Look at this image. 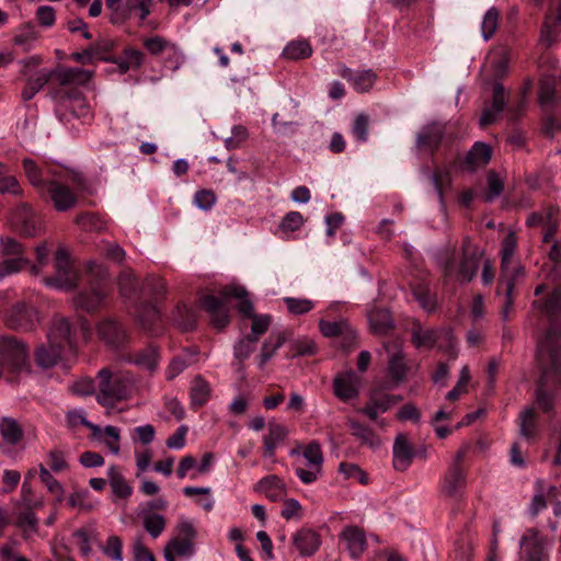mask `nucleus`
Here are the masks:
<instances>
[{
  "label": "nucleus",
  "mask_w": 561,
  "mask_h": 561,
  "mask_svg": "<svg viewBox=\"0 0 561 561\" xmlns=\"http://www.w3.org/2000/svg\"><path fill=\"white\" fill-rule=\"evenodd\" d=\"M137 319L140 327L151 333L158 334L160 332V311L151 304L140 306L137 309Z\"/></svg>",
  "instance_id": "nucleus-34"
},
{
  "label": "nucleus",
  "mask_w": 561,
  "mask_h": 561,
  "mask_svg": "<svg viewBox=\"0 0 561 561\" xmlns=\"http://www.w3.org/2000/svg\"><path fill=\"white\" fill-rule=\"evenodd\" d=\"M65 351L50 341L38 344L34 350V360L39 369L47 370L57 366L65 356Z\"/></svg>",
  "instance_id": "nucleus-20"
},
{
  "label": "nucleus",
  "mask_w": 561,
  "mask_h": 561,
  "mask_svg": "<svg viewBox=\"0 0 561 561\" xmlns=\"http://www.w3.org/2000/svg\"><path fill=\"white\" fill-rule=\"evenodd\" d=\"M234 297L240 299L238 311L247 318L256 316L253 312V304L248 299V293L243 287L229 286L222 290V298L219 299L213 295H207L202 299L203 308L210 314L211 324L221 330L230 322L229 308L227 307V299Z\"/></svg>",
  "instance_id": "nucleus-3"
},
{
  "label": "nucleus",
  "mask_w": 561,
  "mask_h": 561,
  "mask_svg": "<svg viewBox=\"0 0 561 561\" xmlns=\"http://www.w3.org/2000/svg\"><path fill=\"white\" fill-rule=\"evenodd\" d=\"M98 402L104 407L127 399L133 392L135 379L129 371H111L103 368L98 373Z\"/></svg>",
  "instance_id": "nucleus-4"
},
{
  "label": "nucleus",
  "mask_w": 561,
  "mask_h": 561,
  "mask_svg": "<svg viewBox=\"0 0 561 561\" xmlns=\"http://www.w3.org/2000/svg\"><path fill=\"white\" fill-rule=\"evenodd\" d=\"M67 421L70 426L76 427L79 425H84L85 427L92 431V436L94 438H99L101 436L102 430L100 426L89 422L85 417V413L83 410H72L67 413Z\"/></svg>",
  "instance_id": "nucleus-53"
},
{
  "label": "nucleus",
  "mask_w": 561,
  "mask_h": 561,
  "mask_svg": "<svg viewBox=\"0 0 561 561\" xmlns=\"http://www.w3.org/2000/svg\"><path fill=\"white\" fill-rule=\"evenodd\" d=\"M505 106L504 87L496 83L493 89V100L490 107L485 108L480 118L482 127L492 124L496 117L502 113Z\"/></svg>",
  "instance_id": "nucleus-33"
},
{
  "label": "nucleus",
  "mask_w": 561,
  "mask_h": 561,
  "mask_svg": "<svg viewBox=\"0 0 561 561\" xmlns=\"http://www.w3.org/2000/svg\"><path fill=\"white\" fill-rule=\"evenodd\" d=\"M119 437V430L113 425H107L98 439L102 440L114 455H117L121 450Z\"/></svg>",
  "instance_id": "nucleus-56"
},
{
  "label": "nucleus",
  "mask_w": 561,
  "mask_h": 561,
  "mask_svg": "<svg viewBox=\"0 0 561 561\" xmlns=\"http://www.w3.org/2000/svg\"><path fill=\"white\" fill-rule=\"evenodd\" d=\"M491 147L484 142H476L467 153L463 167L468 171H476L485 167L491 160Z\"/></svg>",
  "instance_id": "nucleus-29"
},
{
  "label": "nucleus",
  "mask_w": 561,
  "mask_h": 561,
  "mask_svg": "<svg viewBox=\"0 0 561 561\" xmlns=\"http://www.w3.org/2000/svg\"><path fill=\"white\" fill-rule=\"evenodd\" d=\"M519 547L524 561H548L553 540L536 528H528L520 538Z\"/></svg>",
  "instance_id": "nucleus-9"
},
{
  "label": "nucleus",
  "mask_w": 561,
  "mask_h": 561,
  "mask_svg": "<svg viewBox=\"0 0 561 561\" xmlns=\"http://www.w3.org/2000/svg\"><path fill=\"white\" fill-rule=\"evenodd\" d=\"M58 211H66L77 204V195L66 185L59 174L47 181L45 194Z\"/></svg>",
  "instance_id": "nucleus-15"
},
{
  "label": "nucleus",
  "mask_w": 561,
  "mask_h": 561,
  "mask_svg": "<svg viewBox=\"0 0 561 561\" xmlns=\"http://www.w3.org/2000/svg\"><path fill=\"white\" fill-rule=\"evenodd\" d=\"M500 13L495 8L489 9L481 23V32L484 41H489L497 28Z\"/></svg>",
  "instance_id": "nucleus-55"
},
{
  "label": "nucleus",
  "mask_w": 561,
  "mask_h": 561,
  "mask_svg": "<svg viewBox=\"0 0 561 561\" xmlns=\"http://www.w3.org/2000/svg\"><path fill=\"white\" fill-rule=\"evenodd\" d=\"M119 291L124 297L131 298L140 290L139 280L130 270H125L118 278Z\"/></svg>",
  "instance_id": "nucleus-50"
},
{
  "label": "nucleus",
  "mask_w": 561,
  "mask_h": 561,
  "mask_svg": "<svg viewBox=\"0 0 561 561\" xmlns=\"http://www.w3.org/2000/svg\"><path fill=\"white\" fill-rule=\"evenodd\" d=\"M539 102L541 105L556 103L561 107V96H557L556 78L552 75H543L540 81L539 89ZM561 129V124L557 125L556 117L550 116L547 119L545 133L551 137L554 135V130Z\"/></svg>",
  "instance_id": "nucleus-17"
},
{
  "label": "nucleus",
  "mask_w": 561,
  "mask_h": 561,
  "mask_svg": "<svg viewBox=\"0 0 561 561\" xmlns=\"http://www.w3.org/2000/svg\"><path fill=\"white\" fill-rule=\"evenodd\" d=\"M14 229L26 237H34L42 230L41 219L28 203H19L10 214Z\"/></svg>",
  "instance_id": "nucleus-13"
},
{
  "label": "nucleus",
  "mask_w": 561,
  "mask_h": 561,
  "mask_svg": "<svg viewBox=\"0 0 561 561\" xmlns=\"http://www.w3.org/2000/svg\"><path fill=\"white\" fill-rule=\"evenodd\" d=\"M369 323L377 334H385L392 328V318L388 310L379 309L369 313Z\"/></svg>",
  "instance_id": "nucleus-48"
},
{
  "label": "nucleus",
  "mask_w": 561,
  "mask_h": 561,
  "mask_svg": "<svg viewBox=\"0 0 561 561\" xmlns=\"http://www.w3.org/2000/svg\"><path fill=\"white\" fill-rule=\"evenodd\" d=\"M22 164L24 173L31 185L37 190L39 195H44L47 181L56 176L58 173L48 165H38L31 158L23 159Z\"/></svg>",
  "instance_id": "nucleus-18"
},
{
  "label": "nucleus",
  "mask_w": 561,
  "mask_h": 561,
  "mask_svg": "<svg viewBox=\"0 0 561 561\" xmlns=\"http://www.w3.org/2000/svg\"><path fill=\"white\" fill-rule=\"evenodd\" d=\"M37 322L36 309L24 301L16 302L5 314V324L12 330L30 331Z\"/></svg>",
  "instance_id": "nucleus-16"
},
{
  "label": "nucleus",
  "mask_w": 561,
  "mask_h": 561,
  "mask_svg": "<svg viewBox=\"0 0 561 561\" xmlns=\"http://www.w3.org/2000/svg\"><path fill=\"white\" fill-rule=\"evenodd\" d=\"M438 330L423 329L420 324L412 329V343L415 347H433L438 339Z\"/></svg>",
  "instance_id": "nucleus-46"
},
{
  "label": "nucleus",
  "mask_w": 561,
  "mask_h": 561,
  "mask_svg": "<svg viewBox=\"0 0 561 561\" xmlns=\"http://www.w3.org/2000/svg\"><path fill=\"white\" fill-rule=\"evenodd\" d=\"M293 543L302 557H309L316 553L321 545L320 535L309 528H302L294 534Z\"/></svg>",
  "instance_id": "nucleus-26"
},
{
  "label": "nucleus",
  "mask_w": 561,
  "mask_h": 561,
  "mask_svg": "<svg viewBox=\"0 0 561 561\" xmlns=\"http://www.w3.org/2000/svg\"><path fill=\"white\" fill-rule=\"evenodd\" d=\"M194 552L195 547L191 539L174 537L165 545L163 556L165 561H175L176 557H191Z\"/></svg>",
  "instance_id": "nucleus-36"
},
{
  "label": "nucleus",
  "mask_w": 561,
  "mask_h": 561,
  "mask_svg": "<svg viewBox=\"0 0 561 561\" xmlns=\"http://www.w3.org/2000/svg\"><path fill=\"white\" fill-rule=\"evenodd\" d=\"M152 0H125V21L136 14L140 20H145L150 13Z\"/></svg>",
  "instance_id": "nucleus-51"
},
{
  "label": "nucleus",
  "mask_w": 561,
  "mask_h": 561,
  "mask_svg": "<svg viewBox=\"0 0 561 561\" xmlns=\"http://www.w3.org/2000/svg\"><path fill=\"white\" fill-rule=\"evenodd\" d=\"M519 434L526 439H533L538 434V421L534 408H527L519 414Z\"/></svg>",
  "instance_id": "nucleus-42"
},
{
  "label": "nucleus",
  "mask_w": 561,
  "mask_h": 561,
  "mask_svg": "<svg viewBox=\"0 0 561 561\" xmlns=\"http://www.w3.org/2000/svg\"><path fill=\"white\" fill-rule=\"evenodd\" d=\"M108 482L112 492L119 499H128L133 493V488L128 484L118 467L113 465L107 469Z\"/></svg>",
  "instance_id": "nucleus-39"
},
{
  "label": "nucleus",
  "mask_w": 561,
  "mask_h": 561,
  "mask_svg": "<svg viewBox=\"0 0 561 561\" xmlns=\"http://www.w3.org/2000/svg\"><path fill=\"white\" fill-rule=\"evenodd\" d=\"M144 58L142 51L135 48H126L123 56L113 58L111 62L117 65L121 73H126L129 70L139 69L144 64Z\"/></svg>",
  "instance_id": "nucleus-38"
},
{
  "label": "nucleus",
  "mask_w": 561,
  "mask_h": 561,
  "mask_svg": "<svg viewBox=\"0 0 561 561\" xmlns=\"http://www.w3.org/2000/svg\"><path fill=\"white\" fill-rule=\"evenodd\" d=\"M96 332L99 337L113 348L122 347L127 341L125 329L113 319L102 320L96 327Z\"/></svg>",
  "instance_id": "nucleus-21"
},
{
  "label": "nucleus",
  "mask_w": 561,
  "mask_h": 561,
  "mask_svg": "<svg viewBox=\"0 0 561 561\" xmlns=\"http://www.w3.org/2000/svg\"><path fill=\"white\" fill-rule=\"evenodd\" d=\"M210 392L211 388L209 382L202 376H196L190 389L191 408L197 409L205 405L210 398Z\"/></svg>",
  "instance_id": "nucleus-37"
},
{
  "label": "nucleus",
  "mask_w": 561,
  "mask_h": 561,
  "mask_svg": "<svg viewBox=\"0 0 561 561\" xmlns=\"http://www.w3.org/2000/svg\"><path fill=\"white\" fill-rule=\"evenodd\" d=\"M347 425L351 430V434L359 439L362 444L371 448L378 447L380 445L379 437L369 426L353 419L347 421Z\"/></svg>",
  "instance_id": "nucleus-40"
},
{
  "label": "nucleus",
  "mask_w": 561,
  "mask_h": 561,
  "mask_svg": "<svg viewBox=\"0 0 561 561\" xmlns=\"http://www.w3.org/2000/svg\"><path fill=\"white\" fill-rule=\"evenodd\" d=\"M140 516L146 531L152 538H158L164 531L167 520L163 515L151 511H142Z\"/></svg>",
  "instance_id": "nucleus-43"
},
{
  "label": "nucleus",
  "mask_w": 561,
  "mask_h": 561,
  "mask_svg": "<svg viewBox=\"0 0 561 561\" xmlns=\"http://www.w3.org/2000/svg\"><path fill=\"white\" fill-rule=\"evenodd\" d=\"M55 270L54 276L44 279L46 286L62 290H70L76 287L78 274L64 248H58L56 251Z\"/></svg>",
  "instance_id": "nucleus-10"
},
{
  "label": "nucleus",
  "mask_w": 561,
  "mask_h": 561,
  "mask_svg": "<svg viewBox=\"0 0 561 561\" xmlns=\"http://www.w3.org/2000/svg\"><path fill=\"white\" fill-rule=\"evenodd\" d=\"M515 249L516 238L513 232H510L502 242V277L497 285V294H500L501 291L505 294V304L502 310V316L504 320L507 319L510 308L513 305L512 294L515 286V279L522 273L519 268L511 266Z\"/></svg>",
  "instance_id": "nucleus-8"
},
{
  "label": "nucleus",
  "mask_w": 561,
  "mask_h": 561,
  "mask_svg": "<svg viewBox=\"0 0 561 561\" xmlns=\"http://www.w3.org/2000/svg\"><path fill=\"white\" fill-rule=\"evenodd\" d=\"M401 400V396L374 392L359 412L365 414L370 421H377L379 414L386 413Z\"/></svg>",
  "instance_id": "nucleus-19"
},
{
  "label": "nucleus",
  "mask_w": 561,
  "mask_h": 561,
  "mask_svg": "<svg viewBox=\"0 0 561 561\" xmlns=\"http://www.w3.org/2000/svg\"><path fill=\"white\" fill-rule=\"evenodd\" d=\"M468 481L466 469L447 467L438 481V493L442 497L458 501L465 495Z\"/></svg>",
  "instance_id": "nucleus-12"
},
{
  "label": "nucleus",
  "mask_w": 561,
  "mask_h": 561,
  "mask_svg": "<svg viewBox=\"0 0 561 561\" xmlns=\"http://www.w3.org/2000/svg\"><path fill=\"white\" fill-rule=\"evenodd\" d=\"M0 433L3 444L15 445L22 437V430L18 422L10 417H3L0 423Z\"/></svg>",
  "instance_id": "nucleus-47"
},
{
  "label": "nucleus",
  "mask_w": 561,
  "mask_h": 561,
  "mask_svg": "<svg viewBox=\"0 0 561 561\" xmlns=\"http://www.w3.org/2000/svg\"><path fill=\"white\" fill-rule=\"evenodd\" d=\"M480 250L469 238H466L462 242V257L459 264L455 262L454 251L440 259L445 277H454L463 283L471 282L480 266Z\"/></svg>",
  "instance_id": "nucleus-7"
},
{
  "label": "nucleus",
  "mask_w": 561,
  "mask_h": 561,
  "mask_svg": "<svg viewBox=\"0 0 561 561\" xmlns=\"http://www.w3.org/2000/svg\"><path fill=\"white\" fill-rule=\"evenodd\" d=\"M95 59L103 61H112L113 58L108 56L115 47V42L112 38L104 37L96 41L93 45L90 46Z\"/></svg>",
  "instance_id": "nucleus-58"
},
{
  "label": "nucleus",
  "mask_w": 561,
  "mask_h": 561,
  "mask_svg": "<svg viewBox=\"0 0 561 561\" xmlns=\"http://www.w3.org/2000/svg\"><path fill=\"white\" fill-rule=\"evenodd\" d=\"M173 320L183 331H188L194 328L196 316L192 308L183 305L176 308Z\"/></svg>",
  "instance_id": "nucleus-52"
},
{
  "label": "nucleus",
  "mask_w": 561,
  "mask_h": 561,
  "mask_svg": "<svg viewBox=\"0 0 561 561\" xmlns=\"http://www.w3.org/2000/svg\"><path fill=\"white\" fill-rule=\"evenodd\" d=\"M284 302L287 310L295 316L307 313L314 307V302L307 298L286 297Z\"/></svg>",
  "instance_id": "nucleus-59"
},
{
  "label": "nucleus",
  "mask_w": 561,
  "mask_h": 561,
  "mask_svg": "<svg viewBox=\"0 0 561 561\" xmlns=\"http://www.w3.org/2000/svg\"><path fill=\"white\" fill-rule=\"evenodd\" d=\"M341 540L353 558H358L366 549L367 540L363 529L357 526H346L341 535Z\"/></svg>",
  "instance_id": "nucleus-25"
},
{
  "label": "nucleus",
  "mask_w": 561,
  "mask_h": 561,
  "mask_svg": "<svg viewBox=\"0 0 561 561\" xmlns=\"http://www.w3.org/2000/svg\"><path fill=\"white\" fill-rule=\"evenodd\" d=\"M32 373L27 343L12 335L0 336V379L20 383Z\"/></svg>",
  "instance_id": "nucleus-2"
},
{
  "label": "nucleus",
  "mask_w": 561,
  "mask_h": 561,
  "mask_svg": "<svg viewBox=\"0 0 561 561\" xmlns=\"http://www.w3.org/2000/svg\"><path fill=\"white\" fill-rule=\"evenodd\" d=\"M93 72L83 68H68L57 73L61 85L71 83L84 84L91 80Z\"/></svg>",
  "instance_id": "nucleus-45"
},
{
  "label": "nucleus",
  "mask_w": 561,
  "mask_h": 561,
  "mask_svg": "<svg viewBox=\"0 0 561 561\" xmlns=\"http://www.w3.org/2000/svg\"><path fill=\"white\" fill-rule=\"evenodd\" d=\"M312 48L307 41H293L288 43L283 49V55L287 59L297 60L310 57Z\"/></svg>",
  "instance_id": "nucleus-49"
},
{
  "label": "nucleus",
  "mask_w": 561,
  "mask_h": 561,
  "mask_svg": "<svg viewBox=\"0 0 561 561\" xmlns=\"http://www.w3.org/2000/svg\"><path fill=\"white\" fill-rule=\"evenodd\" d=\"M561 28V1L547 15L540 32L539 45L549 48L558 39Z\"/></svg>",
  "instance_id": "nucleus-24"
},
{
  "label": "nucleus",
  "mask_w": 561,
  "mask_h": 561,
  "mask_svg": "<svg viewBox=\"0 0 561 561\" xmlns=\"http://www.w3.org/2000/svg\"><path fill=\"white\" fill-rule=\"evenodd\" d=\"M89 274L88 288L80 291L73 301L77 308L94 311L104 306L111 293V285L106 280L107 272L103 266L91 263Z\"/></svg>",
  "instance_id": "nucleus-5"
},
{
  "label": "nucleus",
  "mask_w": 561,
  "mask_h": 561,
  "mask_svg": "<svg viewBox=\"0 0 561 561\" xmlns=\"http://www.w3.org/2000/svg\"><path fill=\"white\" fill-rule=\"evenodd\" d=\"M286 342L285 332H273L264 341L261 347L259 356L255 358L260 369H263L265 365L275 355L278 348H280Z\"/></svg>",
  "instance_id": "nucleus-31"
},
{
  "label": "nucleus",
  "mask_w": 561,
  "mask_h": 561,
  "mask_svg": "<svg viewBox=\"0 0 561 561\" xmlns=\"http://www.w3.org/2000/svg\"><path fill=\"white\" fill-rule=\"evenodd\" d=\"M359 378L354 373L340 375L334 379V394L343 400L348 401L358 396Z\"/></svg>",
  "instance_id": "nucleus-28"
},
{
  "label": "nucleus",
  "mask_w": 561,
  "mask_h": 561,
  "mask_svg": "<svg viewBox=\"0 0 561 561\" xmlns=\"http://www.w3.org/2000/svg\"><path fill=\"white\" fill-rule=\"evenodd\" d=\"M92 334V329L87 320H79L70 323L64 317H55L47 330V340L53 342L65 352L73 351L78 340L88 341Z\"/></svg>",
  "instance_id": "nucleus-6"
},
{
  "label": "nucleus",
  "mask_w": 561,
  "mask_h": 561,
  "mask_svg": "<svg viewBox=\"0 0 561 561\" xmlns=\"http://www.w3.org/2000/svg\"><path fill=\"white\" fill-rule=\"evenodd\" d=\"M383 348L388 354V374L390 379L396 383H402L407 380L410 367L407 356L402 350L400 341L385 342Z\"/></svg>",
  "instance_id": "nucleus-14"
},
{
  "label": "nucleus",
  "mask_w": 561,
  "mask_h": 561,
  "mask_svg": "<svg viewBox=\"0 0 561 561\" xmlns=\"http://www.w3.org/2000/svg\"><path fill=\"white\" fill-rule=\"evenodd\" d=\"M413 296L419 301L420 306L427 312H432L436 308V300L430 294L426 286L420 285L413 289Z\"/></svg>",
  "instance_id": "nucleus-63"
},
{
  "label": "nucleus",
  "mask_w": 561,
  "mask_h": 561,
  "mask_svg": "<svg viewBox=\"0 0 561 561\" xmlns=\"http://www.w3.org/2000/svg\"><path fill=\"white\" fill-rule=\"evenodd\" d=\"M445 126L438 123L425 125L416 137V146L422 151L433 152L444 141Z\"/></svg>",
  "instance_id": "nucleus-23"
},
{
  "label": "nucleus",
  "mask_w": 561,
  "mask_h": 561,
  "mask_svg": "<svg viewBox=\"0 0 561 561\" xmlns=\"http://www.w3.org/2000/svg\"><path fill=\"white\" fill-rule=\"evenodd\" d=\"M341 76L352 82L357 92H367L376 81V75L371 70L353 71L350 68H343Z\"/></svg>",
  "instance_id": "nucleus-35"
},
{
  "label": "nucleus",
  "mask_w": 561,
  "mask_h": 561,
  "mask_svg": "<svg viewBox=\"0 0 561 561\" xmlns=\"http://www.w3.org/2000/svg\"><path fill=\"white\" fill-rule=\"evenodd\" d=\"M304 222L305 219L299 211H289L282 219L279 228L286 232H295L304 226Z\"/></svg>",
  "instance_id": "nucleus-64"
},
{
  "label": "nucleus",
  "mask_w": 561,
  "mask_h": 561,
  "mask_svg": "<svg viewBox=\"0 0 561 561\" xmlns=\"http://www.w3.org/2000/svg\"><path fill=\"white\" fill-rule=\"evenodd\" d=\"M123 542L118 536H110L105 546L102 548L103 553L113 561L123 560Z\"/></svg>",
  "instance_id": "nucleus-62"
},
{
  "label": "nucleus",
  "mask_w": 561,
  "mask_h": 561,
  "mask_svg": "<svg viewBox=\"0 0 561 561\" xmlns=\"http://www.w3.org/2000/svg\"><path fill=\"white\" fill-rule=\"evenodd\" d=\"M288 430L280 423L270 422L267 434L263 437V456L273 457L278 445L286 438Z\"/></svg>",
  "instance_id": "nucleus-30"
},
{
  "label": "nucleus",
  "mask_w": 561,
  "mask_h": 561,
  "mask_svg": "<svg viewBox=\"0 0 561 561\" xmlns=\"http://www.w3.org/2000/svg\"><path fill=\"white\" fill-rule=\"evenodd\" d=\"M39 479L46 485L48 491L57 496V501H62L64 488L62 485L51 476L49 470L44 466H39Z\"/></svg>",
  "instance_id": "nucleus-60"
},
{
  "label": "nucleus",
  "mask_w": 561,
  "mask_h": 561,
  "mask_svg": "<svg viewBox=\"0 0 561 561\" xmlns=\"http://www.w3.org/2000/svg\"><path fill=\"white\" fill-rule=\"evenodd\" d=\"M534 307L540 309L548 316H554L561 310V287L556 288L545 301H535Z\"/></svg>",
  "instance_id": "nucleus-54"
},
{
  "label": "nucleus",
  "mask_w": 561,
  "mask_h": 561,
  "mask_svg": "<svg viewBox=\"0 0 561 561\" xmlns=\"http://www.w3.org/2000/svg\"><path fill=\"white\" fill-rule=\"evenodd\" d=\"M393 467L397 471H405L416 456V450L405 434H398L392 448Z\"/></svg>",
  "instance_id": "nucleus-22"
},
{
  "label": "nucleus",
  "mask_w": 561,
  "mask_h": 561,
  "mask_svg": "<svg viewBox=\"0 0 561 561\" xmlns=\"http://www.w3.org/2000/svg\"><path fill=\"white\" fill-rule=\"evenodd\" d=\"M0 193L22 196L23 190L8 165L0 162Z\"/></svg>",
  "instance_id": "nucleus-44"
},
{
  "label": "nucleus",
  "mask_w": 561,
  "mask_h": 561,
  "mask_svg": "<svg viewBox=\"0 0 561 561\" xmlns=\"http://www.w3.org/2000/svg\"><path fill=\"white\" fill-rule=\"evenodd\" d=\"M257 343V337H253L252 335L245 336L241 339L238 343H236L233 347L234 357L242 362L250 357V355L254 352Z\"/></svg>",
  "instance_id": "nucleus-57"
},
{
  "label": "nucleus",
  "mask_w": 561,
  "mask_h": 561,
  "mask_svg": "<svg viewBox=\"0 0 561 561\" xmlns=\"http://www.w3.org/2000/svg\"><path fill=\"white\" fill-rule=\"evenodd\" d=\"M133 363L150 373L156 371L160 363L159 348L156 346H148L135 354Z\"/></svg>",
  "instance_id": "nucleus-41"
},
{
  "label": "nucleus",
  "mask_w": 561,
  "mask_h": 561,
  "mask_svg": "<svg viewBox=\"0 0 561 561\" xmlns=\"http://www.w3.org/2000/svg\"><path fill=\"white\" fill-rule=\"evenodd\" d=\"M556 332L549 329L545 337L538 344V364L541 369L535 397L536 402L543 412L553 409L554 398L546 390L549 383L561 386V345L553 341Z\"/></svg>",
  "instance_id": "nucleus-1"
},
{
  "label": "nucleus",
  "mask_w": 561,
  "mask_h": 561,
  "mask_svg": "<svg viewBox=\"0 0 561 561\" xmlns=\"http://www.w3.org/2000/svg\"><path fill=\"white\" fill-rule=\"evenodd\" d=\"M254 491L264 494L268 500L273 502L284 500L287 494L284 481L275 474H270L262 478L254 485Z\"/></svg>",
  "instance_id": "nucleus-27"
},
{
  "label": "nucleus",
  "mask_w": 561,
  "mask_h": 561,
  "mask_svg": "<svg viewBox=\"0 0 561 561\" xmlns=\"http://www.w3.org/2000/svg\"><path fill=\"white\" fill-rule=\"evenodd\" d=\"M323 454L317 442H311L302 451V462L295 469L296 476L305 484L313 483L322 472Z\"/></svg>",
  "instance_id": "nucleus-11"
},
{
  "label": "nucleus",
  "mask_w": 561,
  "mask_h": 561,
  "mask_svg": "<svg viewBox=\"0 0 561 561\" xmlns=\"http://www.w3.org/2000/svg\"><path fill=\"white\" fill-rule=\"evenodd\" d=\"M144 46L145 48L151 54V55H160L164 51L171 53L175 58V66L174 68H178L179 62L182 60V54L179 50L178 46L173 43L167 41L162 36L154 35L151 37H147L144 39Z\"/></svg>",
  "instance_id": "nucleus-32"
},
{
  "label": "nucleus",
  "mask_w": 561,
  "mask_h": 561,
  "mask_svg": "<svg viewBox=\"0 0 561 561\" xmlns=\"http://www.w3.org/2000/svg\"><path fill=\"white\" fill-rule=\"evenodd\" d=\"M348 322L344 319L337 321H319V329L327 337H340L342 332L347 329Z\"/></svg>",
  "instance_id": "nucleus-61"
}]
</instances>
